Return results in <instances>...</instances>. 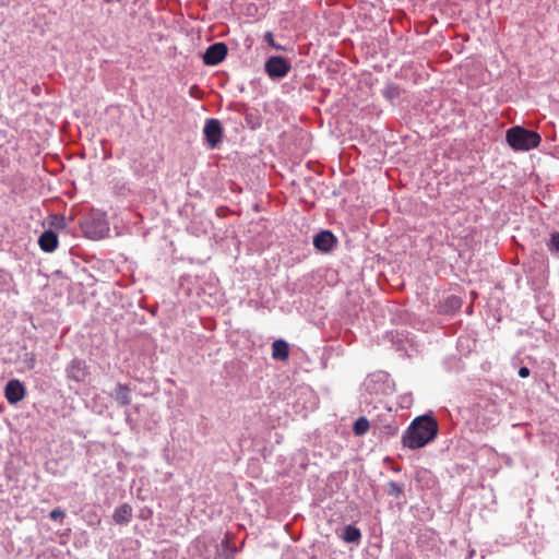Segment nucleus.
<instances>
[{"label": "nucleus", "instance_id": "f257e3e1", "mask_svg": "<svg viewBox=\"0 0 559 559\" xmlns=\"http://www.w3.org/2000/svg\"><path fill=\"white\" fill-rule=\"evenodd\" d=\"M438 431L437 420L430 415H421L411 423L402 437V443L411 450L420 449L433 441Z\"/></svg>", "mask_w": 559, "mask_h": 559}, {"label": "nucleus", "instance_id": "f03ea898", "mask_svg": "<svg viewBox=\"0 0 559 559\" xmlns=\"http://www.w3.org/2000/svg\"><path fill=\"white\" fill-rule=\"evenodd\" d=\"M506 141L514 151H530L540 144L542 136L536 131L514 126L507 130Z\"/></svg>", "mask_w": 559, "mask_h": 559}, {"label": "nucleus", "instance_id": "7ed1b4c3", "mask_svg": "<svg viewBox=\"0 0 559 559\" xmlns=\"http://www.w3.org/2000/svg\"><path fill=\"white\" fill-rule=\"evenodd\" d=\"M82 230L85 236L93 240L105 238L109 233V224L106 215L103 212L94 211L81 224Z\"/></svg>", "mask_w": 559, "mask_h": 559}, {"label": "nucleus", "instance_id": "20e7f679", "mask_svg": "<svg viewBox=\"0 0 559 559\" xmlns=\"http://www.w3.org/2000/svg\"><path fill=\"white\" fill-rule=\"evenodd\" d=\"M290 69V61L282 56H271L264 63L265 73L273 80L286 76Z\"/></svg>", "mask_w": 559, "mask_h": 559}, {"label": "nucleus", "instance_id": "39448f33", "mask_svg": "<svg viewBox=\"0 0 559 559\" xmlns=\"http://www.w3.org/2000/svg\"><path fill=\"white\" fill-rule=\"evenodd\" d=\"M203 133L207 144L212 148L216 147L223 139V129L219 120L214 118L207 119L203 128Z\"/></svg>", "mask_w": 559, "mask_h": 559}, {"label": "nucleus", "instance_id": "423d86ee", "mask_svg": "<svg viewBox=\"0 0 559 559\" xmlns=\"http://www.w3.org/2000/svg\"><path fill=\"white\" fill-rule=\"evenodd\" d=\"M228 48L225 43H215L209 46L203 55V62L206 66H216L227 56Z\"/></svg>", "mask_w": 559, "mask_h": 559}, {"label": "nucleus", "instance_id": "0eeeda50", "mask_svg": "<svg viewBox=\"0 0 559 559\" xmlns=\"http://www.w3.org/2000/svg\"><path fill=\"white\" fill-rule=\"evenodd\" d=\"M337 238L335 235L328 229L319 231L313 237V246L314 248L323 253H329L333 251L337 246Z\"/></svg>", "mask_w": 559, "mask_h": 559}, {"label": "nucleus", "instance_id": "6e6552de", "mask_svg": "<svg viewBox=\"0 0 559 559\" xmlns=\"http://www.w3.org/2000/svg\"><path fill=\"white\" fill-rule=\"evenodd\" d=\"M66 373L68 379L80 383L88 376V368L84 360L75 358L67 366Z\"/></svg>", "mask_w": 559, "mask_h": 559}, {"label": "nucleus", "instance_id": "1a4fd4ad", "mask_svg": "<svg viewBox=\"0 0 559 559\" xmlns=\"http://www.w3.org/2000/svg\"><path fill=\"white\" fill-rule=\"evenodd\" d=\"M25 393L24 384L17 379L10 380L4 388V395L10 404L21 402L24 399Z\"/></svg>", "mask_w": 559, "mask_h": 559}, {"label": "nucleus", "instance_id": "9d476101", "mask_svg": "<svg viewBox=\"0 0 559 559\" xmlns=\"http://www.w3.org/2000/svg\"><path fill=\"white\" fill-rule=\"evenodd\" d=\"M132 390L128 384L117 383L109 396L116 401L119 406H128L131 403Z\"/></svg>", "mask_w": 559, "mask_h": 559}, {"label": "nucleus", "instance_id": "9b49d317", "mask_svg": "<svg viewBox=\"0 0 559 559\" xmlns=\"http://www.w3.org/2000/svg\"><path fill=\"white\" fill-rule=\"evenodd\" d=\"M38 245L45 252H53L58 247L57 234L49 229L45 230L38 238Z\"/></svg>", "mask_w": 559, "mask_h": 559}, {"label": "nucleus", "instance_id": "f8f14e48", "mask_svg": "<svg viewBox=\"0 0 559 559\" xmlns=\"http://www.w3.org/2000/svg\"><path fill=\"white\" fill-rule=\"evenodd\" d=\"M380 436L382 438L389 439L394 437L399 431V424L395 417L391 414L388 415V418L383 420V424L379 427Z\"/></svg>", "mask_w": 559, "mask_h": 559}, {"label": "nucleus", "instance_id": "ddd939ff", "mask_svg": "<svg viewBox=\"0 0 559 559\" xmlns=\"http://www.w3.org/2000/svg\"><path fill=\"white\" fill-rule=\"evenodd\" d=\"M289 356V345L284 340H276L272 344V358L275 360H286Z\"/></svg>", "mask_w": 559, "mask_h": 559}, {"label": "nucleus", "instance_id": "4468645a", "mask_svg": "<svg viewBox=\"0 0 559 559\" xmlns=\"http://www.w3.org/2000/svg\"><path fill=\"white\" fill-rule=\"evenodd\" d=\"M112 519L117 524H128L132 519V508L128 503H123L115 509Z\"/></svg>", "mask_w": 559, "mask_h": 559}, {"label": "nucleus", "instance_id": "2eb2a0df", "mask_svg": "<svg viewBox=\"0 0 559 559\" xmlns=\"http://www.w3.org/2000/svg\"><path fill=\"white\" fill-rule=\"evenodd\" d=\"M341 538L348 544H358L361 539V532L358 527L348 524L344 527Z\"/></svg>", "mask_w": 559, "mask_h": 559}, {"label": "nucleus", "instance_id": "dca6fc26", "mask_svg": "<svg viewBox=\"0 0 559 559\" xmlns=\"http://www.w3.org/2000/svg\"><path fill=\"white\" fill-rule=\"evenodd\" d=\"M370 428V423L366 417H359L353 426L356 436H364Z\"/></svg>", "mask_w": 559, "mask_h": 559}, {"label": "nucleus", "instance_id": "f3484780", "mask_svg": "<svg viewBox=\"0 0 559 559\" xmlns=\"http://www.w3.org/2000/svg\"><path fill=\"white\" fill-rule=\"evenodd\" d=\"M404 492V485L396 481H389L386 485V493L399 498Z\"/></svg>", "mask_w": 559, "mask_h": 559}, {"label": "nucleus", "instance_id": "a211bd4d", "mask_svg": "<svg viewBox=\"0 0 559 559\" xmlns=\"http://www.w3.org/2000/svg\"><path fill=\"white\" fill-rule=\"evenodd\" d=\"M12 282H13L12 275L4 270H0V292H4V290L9 289Z\"/></svg>", "mask_w": 559, "mask_h": 559}, {"label": "nucleus", "instance_id": "6ab92c4d", "mask_svg": "<svg viewBox=\"0 0 559 559\" xmlns=\"http://www.w3.org/2000/svg\"><path fill=\"white\" fill-rule=\"evenodd\" d=\"M384 376L383 374H374L370 377L366 383V389L370 393H378V390L376 389V383L380 381Z\"/></svg>", "mask_w": 559, "mask_h": 559}, {"label": "nucleus", "instance_id": "aec40b11", "mask_svg": "<svg viewBox=\"0 0 559 559\" xmlns=\"http://www.w3.org/2000/svg\"><path fill=\"white\" fill-rule=\"evenodd\" d=\"M263 39L265 43H267L272 48L276 50H285V47L281 46L280 44L275 43L274 36L272 32H265L263 35Z\"/></svg>", "mask_w": 559, "mask_h": 559}, {"label": "nucleus", "instance_id": "412c9836", "mask_svg": "<svg viewBox=\"0 0 559 559\" xmlns=\"http://www.w3.org/2000/svg\"><path fill=\"white\" fill-rule=\"evenodd\" d=\"M548 250L550 252H559V234L555 233L551 235L550 241L548 242Z\"/></svg>", "mask_w": 559, "mask_h": 559}, {"label": "nucleus", "instance_id": "4be33fe9", "mask_svg": "<svg viewBox=\"0 0 559 559\" xmlns=\"http://www.w3.org/2000/svg\"><path fill=\"white\" fill-rule=\"evenodd\" d=\"M383 95L389 98L393 99L399 96V88L395 85H389L383 90Z\"/></svg>", "mask_w": 559, "mask_h": 559}, {"label": "nucleus", "instance_id": "5701e85b", "mask_svg": "<svg viewBox=\"0 0 559 559\" xmlns=\"http://www.w3.org/2000/svg\"><path fill=\"white\" fill-rule=\"evenodd\" d=\"M23 362L26 364V366L29 368V369H33L36 365V358H35V355L33 353H25L23 355Z\"/></svg>", "mask_w": 559, "mask_h": 559}, {"label": "nucleus", "instance_id": "b1692460", "mask_svg": "<svg viewBox=\"0 0 559 559\" xmlns=\"http://www.w3.org/2000/svg\"><path fill=\"white\" fill-rule=\"evenodd\" d=\"M66 516V513L63 510H61L60 508H57V509H53L50 511L49 513V518L52 520V521H57V520H62L63 518Z\"/></svg>", "mask_w": 559, "mask_h": 559}, {"label": "nucleus", "instance_id": "393cba45", "mask_svg": "<svg viewBox=\"0 0 559 559\" xmlns=\"http://www.w3.org/2000/svg\"><path fill=\"white\" fill-rule=\"evenodd\" d=\"M222 545L224 547H226V549H227V554L225 555V559H235L236 547H230L227 539L224 540L222 543Z\"/></svg>", "mask_w": 559, "mask_h": 559}, {"label": "nucleus", "instance_id": "a878e982", "mask_svg": "<svg viewBox=\"0 0 559 559\" xmlns=\"http://www.w3.org/2000/svg\"><path fill=\"white\" fill-rule=\"evenodd\" d=\"M124 417H126V423L127 425L131 428V429H134L136 424L134 423L132 416H131V413L127 409L124 412Z\"/></svg>", "mask_w": 559, "mask_h": 559}, {"label": "nucleus", "instance_id": "bb28decb", "mask_svg": "<svg viewBox=\"0 0 559 559\" xmlns=\"http://www.w3.org/2000/svg\"><path fill=\"white\" fill-rule=\"evenodd\" d=\"M531 371L527 367H521L518 371V374L520 378H527L530 376Z\"/></svg>", "mask_w": 559, "mask_h": 559}, {"label": "nucleus", "instance_id": "cd10ccee", "mask_svg": "<svg viewBox=\"0 0 559 559\" xmlns=\"http://www.w3.org/2000/svg\"><path fill=\"white\" fill-rule=\"evenodd\" d=\"M399 559H412V557H411V556H408V555H403V556H401Z\"/></svg>", "mask_w": 559, "mask_h": 559}]
</instances>
